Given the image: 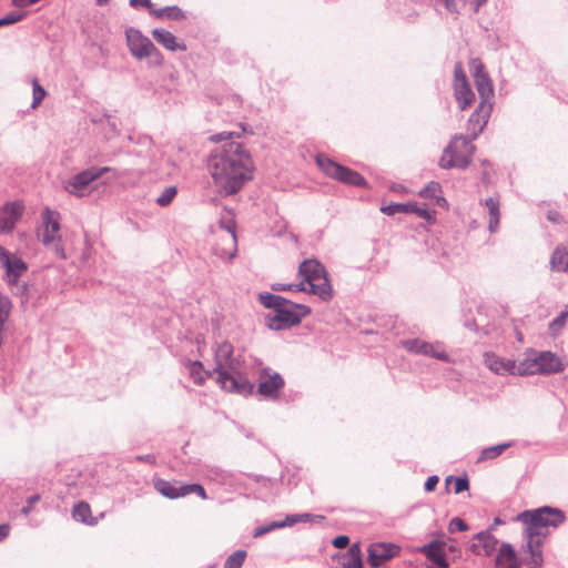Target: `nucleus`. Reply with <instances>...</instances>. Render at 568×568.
<instances>
[{"mask_svg": "<svg viewBox=\"0 0 568 568\" xmlns=\"http://www.w3.org/2000/svg\"><path fill=\"white\" fill-rule=\"evenodd\" d=\"M509 446H510V444H499V445H495V446L485 448L480 453L478 462L494 459V458L500 456Z\"/></svg>", "mask_w": 568, "mask_h": 568, "instance_id": "72a5a7b5", "label": "nucleus"}, {"mask_svg": "<svg viewBox=\"0 0 568 568\" xmlns=\"http://www.w3.org/2000/svg\"><path fill=\"white\" fill-rule=\"evenodd\" d=\"M454 77V84L468 83L463 65L459 62L455 64Z\"/></svg>", "mask_w": 568, "mask_h": 568, "instance_id": "37998d69", "label": "nucleus"}, {"mask_svg": "<svg viewBox=\"0 0 568 568\" xmlns=\"http://www.w3.org/2000/svg\"><path fill=\"white\" fill-rule=\"evenodd\" d=\"M403 346L410 353L427 355L432 349V343L419 338L407 339L402 342Z\"/></svg>", "mask_w": 568, "mask_h": 568, "instance_id": "473e14b6", "label": "nucleus"}, {"mask_svg": "<svg viewBox=\"0 0 568 568\" xmlns=\"http://www.w3.org/2000/svg\"><path fill=\"white\" fill-rule=\"evenodd\" d=\"M6 26H8V24H7L6 20H4V18H1L0 19V27H6Z\"/></svg>", "mask_w": 568, "mask_h": 568, "instance_id": "e2e57ef3", "label": "nucleus"}, {"mask_svg": "<svg viewBox=\"0 0 568 568\" xmlns=\"http://www.w3.org/2000/svg\"><path fill=\"white\" fill-rule=\"evenodd\" d=\"M234 348L230 342H222L215 349L216 383L226 392L240 395H248L253 392L251 384L244 376L237 372V361L233 357Z\"/></svg>", "mask_w": 568, "mask_h": 568, "instance_id": "7ed1b4c3", "label": "nucleus"}, {"mask_svg": "<svg viewBox=\"0 0 568 568\" xmlns=\"http://www.w3.org/2000/svg\"><path fill=\"white\" fill-rule=\"evenodd\" d=\"M450 483H454V493L455 494H460L464 490H467L469 487L468 479L464 478V477H457V478H454L452 476L447 477L446 485H449Z\"/></svg>", "mask_w": 568, "mask_h": 568, "instance_id": "4c0bfd02", "label": "nucleus"}, {"mask_svg": "<svg viewBox=\"0 0 568 568\" xmlns=\"http://www.w3.org/2000/svg\"><path fill=\"white\" fill-rule=\"evenodd\" d=\"M493 111V103L479 101L476 110L467 121V132L471 139H476L486 126Z\"/></svg>", "mask_w": 568, "mask_h": 568, "instance_id": "4468645a", "label": "nucleus"}, {"mask_svg": "<svg viewBox=\"0 0 568 568\" xmlns=\"http://www.w3.org/2000/svg\"><path fill=\"white\" fill-rule=\"evenodd\" d=\"M126 45L132 57L138 60L150 59L154 65H162L163 54L140 30L128 28L125 30Z\"/></svg>", "mask_w": 568, "mask_h": 568, "instance_id": "423d86ee", "label": "nucleus"}, {"mask_svg": "<svg viewBox=\"0 0 568 568\" xmlns=\"http://www.w3.org/2000/svg\"><path fill=\"white\" fill-rule=\"evenodd\" d=\"M33 85V101H32V108L36 109L39 106V104L42 102V100L45 98L47 92L40 85L39 81L37 79H33L32 81Z\"/></svg>", "mask_w": 568, "mask_h": 568, "instance_id": "c9c22d12", "label": "nucleus"}, {"mask_svg": "<svg viewBox=\"0 0 568 568\" xmlns=\"http://www.w3.org/2000/svg\"><path fill=\"white\" fill-rule=\"evenodd\" d=\"M300 321V317L294 312L278 307L270 320L268 326L273 329H283L297 325Z\"/></svg>", "mask_w": 568, "mask_h": 568, "instance_id": "393cba45", "label": "nucleus"}, {"mask_svg": "<svg viewBox=\"0 0 568 568\" xmlns=\"http://www.w3.org/2000/svg\"><path fill=\"white\" fill-rule=\"evenodd\" d=\"M187 368L191 378L197 385H203L205 381L212 376V373L205 371L203 364L199 361L190 362Z\"/></svg>", "mask_w": 568, "mask_h": 568, "instance_id": "7c9ffc66", "label": "nucleus"}, {"mask_svg": "<svg viewBox=\"0 0 568 568\" xmlns=\"http://www.w3.org/2000/svg\"><path fill=\"white\" fill-rule=\"evenodd\" d=\"M344 558L343 568H363L362 549L358 542L351 546Z\"/></svg>", "mask_w": 568, "mask_h": 568, "instance_id": "c756f323", "label": "nucleus"}, {"mask_svg": "<svg viewBox=\"0 0 568 568\" xmlns=\"http://www.w3.org/2000/svg\"><path fill=\"white\" fill-rule=\"evenodd\" d=\"M426 558L433 562L437 568H448L449 564L446 559L449 551H456L453 545H448L442 540L432 541L419 548Z\"/></svg>", "mask_w": 568, "mask_h": 568, "instance_id": "ddd939ff", "label": "nucleus"}, {"mask_svg": "<svg viewBox=\"0 0 568 568\" xmlns=\"http://www.w3.org/2000/svg\"><path fill=\"white\" fill-rule=\"evenodd\" d=\"M40 497L38 495L36 496H31L29 499H28V506L23 507L22 508V513L23 514H29V511L31 510L32 506L34 503L39 501Z\"/></svg>", "mask_w": 568, "mask_h": 568, "instance_id": "13d9d810", "label": "nucleus"}, {"mask_svg": "<svg viewBox=\"0 0 568 568\" xmlns=\"http://www.w3.org/2000/svg\"><path fill=\"white\" fill-rule=\"evenodd\" d=\"M308 519H310L308 514L291 515V516H287L283 523H286V526H293L300 521H307Z\"/></svg>", "mask_w": 568, "mask_h": 568, "instance_id": "a18cd8bd", "label": "nucleus"}, {"mask_svg": "<svg viewBox=\"0 0 568 568\" xmlns=\"http://www.w3.org/2000/svg\"><path fill=\"white\" fill-rule=\"evenodd\" d=\"M42 229L40 231L41 242L55 252L58 256L64 258V251L61 245L60 233V213L49 207L42 212Z\"/></svg>", "mask_w": 568, "mask_h": 568, "instance_id": "6e6552de", "label": "nucleus"}, {"mask_svg": "<svg viewBox=\"0 0 568 568\" xmlns=\"http://www.w3.org/2000/svg\"><path fill=\"white\" fill-rule=\"evenodd\" d=\"M281 301H282V297H280V296L268 295L267 301L265 302V305L278 307L281 305V303H280Z\"/></svg>", "mask_w": 568, "mask_h": 568, "instance_id": "4d7b16f0", "label": "nucleus"}, {"mask_svg": "<svg viewBox=\"0 0 568 568\" xmlns=\"http://www.w3.org/2000/svg\"><path fill=\"white\" fill-rule=\"evenodd\" d=\"M10 531V526L8 524L0 525V540H3L8 537Z\"/></svg>", "mask_w": 568, "mask_h": 568, "instance_id": "bf43d9fd", "label": "nucleus"}, {"mask_svg": "<svg viewBox=\"0 0 568 568\" xmlns=\"http://www.w3.org/2000/svg\"><path fill=\"white\" fill-rule=\"evenodd\" d=\"M233 135V133H227V132H222V133H219V134H215V135H212L210 138V140L212 142H221V141H224V140H227V139H231Z\"/></svg>", "mask_w": 568, "mask_h": 568, "instance_id": "6e6d98bb", "label": "nucleus"}, {"mask_svg": "<svg viewBox=\"0 0 568 568\" xmlns=\"http://www.w3.org/2000/svg\"><path fill=\"white\" fill-rule=\"evenodd\" d=\"M428 356L444 362H450L449 356L447 355L440 343H432V349L429 351Z\"/></svg>", "mask_w": 568, "mask_h": 568, "instance_id": "a19ab883", "label": "nucleus"}, {"mask_svg": "<svg viewBox=\"0 0 568 568\" xmlns=\"http://www.w3.org/2000/svg\"><path fill=\"white\" fill-rule=\"evenodd\" d=\"M497 568H520V561L510 544H503L496 556Z\"/></svg>", "mask_w": 568, "mask_h": 568, "instance_id": "b1692460", "label": "nucleus"}, {"mask_svg": "<svg viewBox=\"0 0 568 568\" xmlns=\"http://www.w3.org/2000/svg\"><path fill=\"white\" fill-rule=\"evenodd\" d=\"M246 557L244 550L233 552L224 562V568H241Z\"/></svg>", "mask_w": 568, "mask_h": 568, "instance_id": "f704fd0d", "label": "nucleus"}, {"mask_svg": "<svg viewBox=\"0 0 568 568\" xmlns=\"http://www.w3.org/2000/svg\"><path fill=\"white\" fill-rule=\"evenodd\" d=\"M176 192L178 191L175 186L165 187L162 194L156 199V203L161 206L169 205L176 195Z\"/></svg>", "mask_w": 568, "mask_h": 568, "instance_id": "e433bc0d", "label": "nucleus"}, {"mask_svg": "<svg viewBox=\"0 0 568 568\" xmlns=\"http://www.w3.org/2000/svg\"><path fill=\"white\" fill-rule=\"evenodd\" d=\"M567 318L568 312H561L560 315L549 324V329L552 335H557L561 331V328L566 325Z\"/></svg>", "mask_w": 568, "mask_h": 568, "instance_id": "58836bf2", "label": "nucleus"}, {"mask_svg": "<svg viewBox=\"0 0 568 568\" xmlns=\"http://www.w3.org/2000/svg\"><path fill=\"white\" fill-rule=\"evenodd\" d=\"M484 363L487 368L495 374L518 376V363L513 359L500 357L495 353L487 352L484 354Z\"/></svg>", "mask_w": 568, "mask_h": 568, "instance_id": "f3484780", "label": "nucleus"}, {"mask_svg": "<svg viewBox=\"0 0 568 568\" xmlns=\"http://www.w3.org/2000/svg\"><path fill=\"white\" fill-rule=\"evenodd\" d=\"M454 92L462 110L469 106L475 99V94L468 83L454 84Z\"/></svg>", "mask_w": 568, "mask_h": 568, "instance_id": "c85d7f7f", "label": "nucleus"}, {"mask_svg": "<svg viewBox=\"0 0 568 568\" xmlns=\"http://www.w3.org/2000/svg\"><path fill=\"white\" fill-rule=\"evenodd\" d=\"M284 386V381L278 373H271L264 369L260 376L258 393L266 397H276Z\"/></svg>", "mask_w": 568, "mask_h": 568, "instance_id": "a211bd4d", "label": "nucleus"}, {"mask_svg": "<svg viewBox=\"0 0 568 568\" xmlns=\"http://www.w3.org/2000/svg\"><path fill=\"white\" fill-rule=\"evenodd\" d=\"M517 520L525 526L526 542L521 546L523 561L529 568H540L542 565V544L549 534V528L562 524L565 515L558 508L541 507L520 513Z\"/></svg>", "mask_w": 568, "mask_h": 568, "instance_id": "f03ea898", "label": "nucleus"}, {"mask_svg": "<svg viewBox=\"0 0 568 568\" xmlns=\"http://www.w3.org/2000/svg\"><path fill=\"white\" fill-rule=\"evenodd\" d=\"M23 206L19 203H8L0 214V231L10 232L22 214Z\"/></svg>", "mask_w": 568, "mask_h": 568, "instance_id": "412c9836", "label": "nucleus"}, {"mask_svg": "<svg viewBox=\"0 0 568 568\" xmlns=\"http://www.w3.org/2000/svg\"><path fill=\"white\" fill-rule=\"evenodd\" d=\"M149 12L151 16H153L156 19H165V8L156 9L152 4L151 9H149Z\"/></svg>", "mask_w": 568, "mask_h": 568, "instance_id": "603ef678", "label": "nucleus"}, {"mask_svg": "<svg viewBox=\"0 0 568 568\" xmlns=\"http://www.w3.org/2000/svg\"><path fill=\"white\" fill-rule=\"evenodd\" d=\"M550 268L554 272L568 271V243L558 245L550 257Z\"/></svg>", "mask_w": 568, "mask_h": 568, "instance_id": "bb28decb", "label": "nucleus"}, {"mask_svg": "<svg viewBox=\"0 0 568 568\" xmlns=\"http://www.w3.org/2000/svg\"><path fill=\"white\" fill-rule=\"evenodd\" d=\"M474 146L464 136H455L439 160L443 169L466 168L471 160Z\"/></svg>", "mask_w": 568, "mask_h": 568, "instance_id": "0eeeda50", "label": "nucleus"}, {"mask_svg": "<svg viewBox=\"0 0 568 568\" xmlns=\"http://www.w3.org/2000/svg\"><path fill=\"white\" fill-rule=\"evenodd\" d=\"M11 303L7 297L0 294V320L6 321L9 315Z\"/></svg>", "mask_w": 568, "mask_h": 568, "instance_id": "c03bdc74", "label": "nucleus"}, {"mask_svg": "<svg viewBox=\"0 0 568 568\" xmlns=\"http://www.w3.org/2000/svg\"><path fill=\"white\" fill-rule=\"evenodd\" d=\"M442 193L443 191L440 184L435 181L429 182L424 189H422L418 192L419 196L424 199H432L438 206L448 210V202L442 195Z\"/></svg>", "mask_w": 568, "mask_h": 568, "instance_id": "a878e982", "label": "nucleus"}, {"mask_svg": "<svg viewBox=\"0 0 568 568\" xmlns=\"http://www.w3.org/2000/svg\"><path fill=\"white\" fill-rule=\"evenodd\" d=\"M446 10L449 11L450 13H458V4L455 0H440Z\"/></svg>", "mask_w": 568, "mask_h": 568, "instance_id": "8fccbe9b", "label": "nucleus"}, {"mask_svg": "<svg viewBox=\"0 0 568 568\" xmlns=\"http://www.w3.org/2000/svg\"><path fill=\"white\" fill-rule=\"evenodd\" d=\"M450 528L452 529H457V530H460V531H464L467 529V526L466 524L459 519V518H454L452 521H450Z\"/></svg>", "mask_w": 568, "mask_h": 568, "instance_id": "864d4df0", "label": "nucleus"}, {"mask_svg": "<svg viewBox=\"0 0 568 568\" xmlns=\"http://www.w3.org/2000/svg\"><path fill=\"white\" fill-rule=\"evenodd\" d=\"M298 274L303 278L300 283H275L274 291L306 292L320 296L322 300L332 297V286L324 266L316 260H305L298 267Z\"/></svg>", "mask_w": 568, "mask_h": 568, "instance_id": "20e7f679", "label": "nucleus"}, {"mask_svg": "<svg viewBox=\"0 0 568 568\" xmlns=\"http://www.w3.org/2000/svg\"><path fill=\"white\" fill-rule=\"evenodd\" d=\"M561 359L549 351L538 352L528 348L525 357L518 363V376H528L536 374H555L564 371Z\"/></svg>", "mask_w": 568, "mask_h": 568, "instance_id": "39448f33", "label": "nucleus"}, {"mask_svg": "<svg viewBox=\"0 0 568 568\" xmlns=\"http://www.w3.org/2000/svg\"><path fill=\"white\" fill-rule=\"evenodd\" d=\"M471 74L475 79V85L480 97V101L493 103L494 88L488 74L484 71V64L478 59H473L469 63Z\"/></svg>", "mask_w": 568, "mask_h": 568, "instance_id": "f8f14e48", "label": "nucleus"}, {"mask_svg": "<svg viewBox=\"0 0 568 568\" xmlns=\"http://www.w3.org/2000/svg\"><path fill=\"white\" fill-rule=\"evenodd\" d=\"M72 517L74 520L88 526H94L98 524V519L92 516L90 505L85 501H80L73 506Z\"/></svg>", "mask_w": 568, "mask_h": 568, "instance_id": "cd10ccee", "label": "nucleus"}, {"mask_svg": "<svg viewBox=\"0 0 568 568\" xmlns=\"http://www.w3.org/2000/svg\"><path fill=\"white\" fill-rule=\"evenodd\" d=\"M438 477L437 476H430L425 483V489L427 491H432L435 489L436 485L438 484Z\"/></svg>", "mask_w": 568, "mask_h": 568, "instance_id": "5fc2aeb1", "label": "nucleus"}, {"mask_svg": "<svg viewBox=\"0 0 568 568\" xmlns=\"http://www.w3.org/2000/svg\"><path fill=\"white\" fill-rule=\"evenodd\" d=\"M9 252H7L1 245H0V258L1 263L3 262L4 255H8Z\"/></svg>", "mask_w": 568, "mask_h": 568, "instance_id": "052dcab7", "label": "nucleus"}, {"mask_svg": "<svg viewBox=\"0 0 568 568\" xmlns=\"http://www.w3.org/2000/svg\"><path fill=\"white\" fill-rule=\"evenodd\" d=\"M207 168L216 192L223 196L236 194L253 179L254 163L251 154L237 142L215 149L210 154Z\"/></svg>", "mask_w": 568, "mask_h": 568, "instance_id": "f257e3e1", "label": "nucleus"}, {"mask_svg": "<svg viewBox=\"0 0 568 568\" xmlns=\"http://www.w3.org/2000/svg\"><path fill=\"white\" fill-rule=\"evenodd\" d=\"M154 40L169 51H186V45L179 42L178 38L165 29H153L151 32Z\"/></svg>", "mask_w": 568, "mask_h": 568, "instance_id": "5701e85b", "label": "nucleus"}, {"mask_svg": "<svg viewBox=\"0 0 568 568\" xmlns=\"http://www.w3.org/2000/svg\"><path fill=\"white\" fill-rule=\"evenodd\" d=\"M215 253L222 258H232L236 253V235L234 229L227 226L214 245Z\"/></svg>", "mask_w": 568, "mask_h": 568, "instance_id": "6ab92c4d", "label": "nucleus"}, {"mask_svg": "<svg viewBox=\"0 0 568 568\" xmlns=\"http://www.w3.org/2000/svg\"><path fill=\"white\" fill-rule=\"evenodd\" d=\"M134 459L136 462H141V463H148L150 465H155L156 464V458L154 455H151V454H148V455H139V456H135Z\"/></svg>", "mask_w": 568, "mask_h": 568, "instance_id": "09e8293b", "label": "nucleus"}, {"mask_svg": "<svg viewBox=\"0 0 568 568\" xmlns=\"http://www.w3.org/2000/svg\"><path fill=\"white\" fill-rule=\"evenodd\" d=\"M2 266L6 268V281L9 286L18 283L20 276L27 271V264L18 256L4 255Z\"/></svg>", "mask_w": 568, "mask_h": 568, "instance_id": "aec40b11", "label": "nucleus"}, {"mask_svg": "<svg viewBox=\"0 0 568 568\" xmlns=\"http://www.w3.org/2000/svg\"><path fill=\"white\" fill-rule=\"evenodd\" d=\"M316 163L326 175L345 184L355 186L366 185L365 179L359 173L332 161L325 155H318Z\"/></svg>", "mask_w": 568, "mask_h": 568, "instance_id": "1a4fd4ad", "label": "nucleus"}, {"mask_svg": "<svg viewBox=\"0 0 568 568\" xmlns=\"http://www.w3.org/2000/svg\"><path fill=\"white\" fill-rule=\"evenodd\" d=\"M110 168H90L72 176L65 185V190L75 196H84L90 193V185L93 181L109 172Z\"/></svg>", "mask_w": 568, "mask_h": 568, "instance_id": "9d476101", "label": "nucleus"}, {"mask_svg": "<svg viewBox=\"0 0 568 568\" xmlns=\"http://www.w3.org/2000/svg\"><path fill=\"white\" fill-rule=\"evenodd\" d=\"M333 546L336 548H345L349 544V538L347 536L341 535L333 539L332 541Z\"/></svg>", "mask_w": 568, "mask_h": 568, "instance_id": "49530a36", "label": "nucleus"}, {"mask_svg": "<svg viewBox=\"0 0 568 568\" xmlns=\"http://www.w3.org/2000/svg\"><path fill=\"white\" fill-rule=\"evenodd\" d=\"M106 2H108V0H97V3H98L99 6H103V4H105Z\"/></svg>", "mask_w": 568, "mask_h": 568, "instance_id": "0e129e2a", "label": "nucleus"}, {"mask_svg": "<svg viewBox=\"0 0 568 568\" xmlns=\"http://www.w3.org/2000/svg\"><path fill=\"white\" fill-rule=\"evenodd\" d=\"M498 540L489 532L478 534L471 541V550L479 556H489L496 548Z\"/></svg>", "mask_w": 568, "mask_h": 568, "instance_id": "4be33fe9", "label": "nucleus"}, {"mask_svg": "<svg viewBox=\"0 0 568 568\" xmlns=\"http://www.w3.org/2000/svg\"><path fill=\"white\" fill-rule=\"evenodd\" d=\"M381 211L386 215H395L397 213H414L418 217L424 219L428 222H434V211H429L425 205H420L417 202L408 203H393L381 207Z\"/></svg>", "mask_w": 568, "mask_h": 568, "instance_id": "2eb2a0df", "label": "nucleus"}, {"mask_svg": "<svg viewBox=\"0 0 568 568\" xmlns=\"http://www.w3.org/2000/svg\"><path fill=\"white\" fill-rule=\"evenodd\" d=\"M23 17H24V14H23V13H14V12H11V13L7 14V16H6V17H3V18H4L6 22H7V24H8V26H10V24H13V23H16V22H18V21L22 20V19H23Z\"/></svg>", "mask_w": 568, "mask_h": 568, "instance_id": "de8ad7c7", "label": "nucleus"}, {"mask_svg": "<svg viewBox=\"0 0 568 568\" xmlns=\"http://www.w3.org/2000/svg\"><path fill=\"white\" fill-rule=\"evenodd\" d=\"M153 485L155 490L162 496L169 499H176L180 497H184L190 494H196L202 499H206V493L203 486L199 484H187L176 486L174 483L168 481L162 478H155L153 480Z\"/></svg>", "mask_w": 568, "mask_h": 568, "instance_id": "9b49d317", "label": "nucleus"}, {"mask_svg": "<svg viewBox=\"0 0 568 568\" xmlns=\"http://www.w3.org/2000/svg\"><path fill=\"white\" fill-rule=\"evenodd\" d=\"M399 552V546L390 542L372 544L368 548V564L372 567H379Z\"/></svg>", "mask_w": 568, "mask_h": 568, "instance_id": "dca6fc26", "label": "nucleus"}, {"mask_svg": "<svg viewBox=\"0 0 568 568\" xmlns=\"http://www.w3.org/2000/svg\"><path fill=\"white\" fill-rule=\"evenodd\" d=\"M485 205L489 212V231L495 232L499 224V201L494 197H489L486 200Z\"/></svg>", "mask_w": 568, "mask_h": 568, "instance_id": "2f4dec72", "label": "nucleus"}, {"mask_svg": "<svg viewBox=\"0 0 568 568\" xmlns=\"http://www.w3.org/2000/svg\"><path fill=\"white\" fill-rule=\"evenodd\" d=\"M186 18L185 12L176 6L165 7V19L181 21Z\"/></svg>", "mask_w": 568, "mask_h": 568, "instance_id": "ea45409f", "label": "nucleus"}, {"mask_svg": "<svg viewBox=\"0 0 568 568\" xmlns=\"http://www.w3.org/2000/svg\"><path fill=\"white\" fill-rule=\"evenodd\" d=\"M487 0H475V10H478L480 6L486 3Z\"/></svg>", "mask_w": 568, "mask_h": 568, "instance_id": "680f3d73", "label": "nucleus"}, {"mask_svg": "<svg viewBox=\"0 0 568 568\" xmlns=\"http://www.w3.org/2000/svg\"><path fill=\"white\" fill-rule=\"evenodd\" d=\"M286 526V523H283V521H274L270 525H266V526H262V527H258L255 529L254 531V537H260L266 532H270L271 530L273 529H276V528H283Z\"/></svg>", "mask_w": 568, "mask_h": 568, "instance_id": "79ce46f5", "label": "nucleus"}, {"mask_svg": "<svg viewBox=\"0 0 568 568\" xmlns=\"http://www.w3.org/2000/svg\"><path fill=\"white\" fill-rule=\"evenodd\" d=\"M130 4L133 8L142 7V8H145L148 10L151 9V7H152L151 0H130Z\"/></svg>", "mask_w": 568, "mask_h": 568, "instance_id": "3c124183", "label": "nucleus"}]
</instances>
